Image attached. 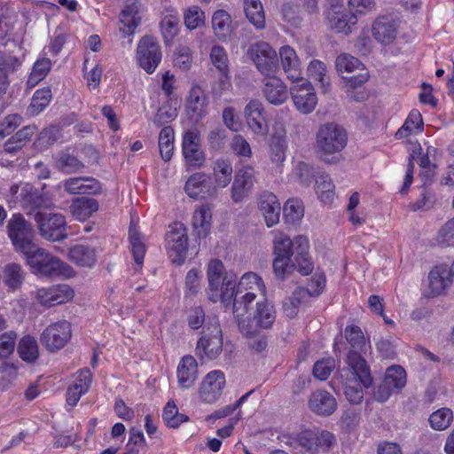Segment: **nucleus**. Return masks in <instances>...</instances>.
<instances>
[{
    "label": "nucleus",
    "mask_w": 454,
    "mask_h": 454,
    "mask_svg": "<svg viewBox=\"0 0 454 454\" xmlns=\"http://www.w3.org/2000/svg\"><path fill=\"white\" fill-rule=\"evenodd\" d=\"M273 270L276 277L283 280L297 270L301 275H309L313 262L309 254V240L306 237L298 236L292 240L283 232L275 233L273 239Z\"/></svg>",
    "instance_id": "nucleus-1"
},
{
    "label": "nucleus",
    "mask_w": 454,
    "mask_h": 454,
    "mask_svg": "<svg viewBox=\"0 0 454 454\" xmlns=\"http://www.w3.org/2000/svg\"><path fill=\"white\" fill-rule=\"evenodd\" d=\"M276 320V311L272 304L267 301H257L253 317L239 321L240 333L247 340L248 347L261 353L268 346V334L265 330L270 329Z\"/></svg>",
    "instance_id": "nucleus-2"
},
{
    "label": "nucleus",
    "mask_w": 454,
    "mask_h": 454,
    "mask_svg": "<svg viewBox=\"0 0 454 454\" xmlns=\"http://www.w3.org/2000/svg\"><path fill=\"white\" fill-rule=\"evenodd\" d=\"M348 144L346 129L336 122H325L316 133L315 151L318 159L327 164H335L341 159V152Z\"/></svg>",
    "instance_id": "nucleus-3"
},
{
    "label": "nucleus",
    "mask_w": 454,
    "mask_h": 454,
    "mask_svg": "<svg viewBox=\"0 0 454 454\" xmlns=\"http://www.w3.org/2000/svg\"><path fill=\"white\" fill-rule=\"evenodd\" d=\"M27 265L33 274L45 278L74 276V269L37 244L23 254Z\"/></svg>",
    "instance_id": "nucleus-4"
},
{
    "label": "nucleus",
    "mask_w": 454,
    "mask_h": 454,
    "mask_svg": "<svg viewBox=\"0 0 454 454\" xmlns=\"http://www.w3.org/2000/svg\"><path fill=\"white\" fill-rule=\"evenodd\" d=\"M347 364L351 374L344 382V394L352 404H358L364 398V388L372 384V377L366 361L356 351L348 352Z\"/></svg>",
    "instance_id": "nucleus-5"
},
{
    "label": "nucleus",
    "mask_w": 454,
    "mask_h": 454,
    "mask_svg": "<svg viewBox=\"0 0 454 454\" xmlns=\"http://www.w3.org/2000/svg\"><path fill=\"white\" fill-rule=\"evenodd\" d=\"M207 276V298L213 302L221 301L223 303H230L234 294L236 276L226 272L223 263L219 259L208 262Z\"/></svg>",
    "instance_id": "nucleus-6"
},
{
    "label": "nucleus",
    "mask_w": 454,
    "mask_h": 454,
    "mask_svg": "<svg viewBox=\"0 0 454 454\" xmlns=\"http://www.w3.org/2000/svg\"><path fill=\"white\" fill-rule=\"evenodd\" d=\"M293 450H299L309 454L328 452L335 443L333 433L326 430H303L287 437L286 442Z\"/></svg>",
    "instance_id": "nucleus-7"
},
{
    "label": "nucleus",
    "mask_w": 454,
    "mask_h": 454,
    "mask_svg": "<svg viewBox=\"0 0 454 454\" xmlns=\"http://www.w3.org/2000/svg\"><path fill=\"white\" fill-rule=\"evenodd\" d=\"M6 231L14 250L21 254L36 245L34 226L20 213L13 214L7 221Z\"/></svg>",
    "instance_id": "nucleus-8"
},
{
    "label": "nucleus",
    "mask_w": 454,
    "mask_h": 454,
    "mask_svg": "<svg viewBox=\"0 0 454 454\" xmlns=\"http://www.w3.org/2000/svg\"><path fill=\"white\" fill-rule=\"evenodd\" d=\"M223 333L215 316H208L201 337L197 342L196 351L200 358L215 359L223 350Z\"/></svg>",
    "instance_id": "nucleus-9"
},
{
    "label": "nucleus",
    "mask_w": 454,
    "mask_h": 454,
    "mask_svg": "<svg viewBox=\"0 0 454 454\" xmlns=\"http://www.w3.org/2000/svg\"><path fill=\"white\" fill-rule=\"evenodd\" d=\"M40 236L51 242L62 241L68 236L66 217L59 213L36 212L34 215Z\"/></svg>",
    "instance_id": "nucleus-10"
},
{
    "label": "nucleus",
    "mask_w": 454,
    "mask_h": 454,
    "mask_svg": "<svg viewBox=\"0 0 454 454\" xmlns=\"http://www.w3.org/2000/svg\"><path fill=\"white\" fill-rule=\"evenodd\" d=\"M166 249L173 263L184 262L188 252V234L182 223L176 222L168 226L165 235Z\"/></svg>",
    "instance_id": "nucleus-11"
},
{
    "label": "nucleus",
    "mask_w": 454,
    "mask_h": 454,
    "mask_svg": "<svg viewBox=\"0 0 454 454\" xmlns=\"http://www.w3.org/2000/svg\"><path fill=\"white\" fill-rule=\"evenodd\" d=\"M247 54L258 71L265 76L274 74L278 69L277 52L266 42H258L252 44L247 51Z\"/></svg>",
    "instance_id": "nucleus-12"
},
{
    "label": "nucleus",
    "mask_w": 454,
    "mask_h": 454,
    "mask_svg": "<svg viewBox=\"0 0 454 454\" xmlns=\"http://www.w3.org/2000/svg\"><path fill=\"white\" fill-rule=\"evenodd\" d=\"M71 337V325L61 320L49 325L41 333L40 341L46 350L55 353L63 348Z\"/></svg>",
    "instance_id": "nucleus-13"
},
{
    "label": "nucleus",
    "mask_w": 454,
    "mask_h": 454,
    "mask_svg": "<svg viewBox=\"0 0 454 454\" xmlns=\"http://www.w3.org/2000/svg\"><path fill=\"white\" fill-rule=\"evenodd\" d=\"M401 20L394 13L378 16L372 24V35L381 45H389L397 37Z\"/></svg>",
    "instance_id": "nucleus-14"
},
{
    "label": "nucleus",
    "mask_w": 454,
    "mask_h": 454,
    "mask_svg": "<svg viewBox=\"0 0 454 454\" xmlns=\"http://www.w3.org/2000/svg\"><path fill=\"white\" fill-rule=\"evenodd\" d=\"M139 66L148 74H153L161 60L159 44L150 36L143 37L137 46Z\"/></svg>",
    "instance_id": "nucleus-15"
},
{
    "label": "nucleus",
    "mask_w": 454,
    "mask_h": 454,
    "mask_svg": "<svg viewBox=\"0 0 454 454\" xmlns=\"http://www.w3.org/2000/svg\"><path fill=\"white\" fill-rule=\"evenodd\" d=\"M74 292L68 285H55L49 287L38 288L35 292V298L39 304L51 307L71 301Z\"/></svg>",
    "instance_id": "nucleus-16"
},
{
    "label": "nucleus",
    "mask_w": 454,
    "mask_h": 454,
    "mask_svg": "<svg viewBox=\"0 0 454 454\" xmlns=\"http://www.w3.org/2000/svg\"><path fill=\"white\" fill-rule=\"evenodd\" d=\"M290 94L296 109L303 114H310L317 104V97L311 83L302 81L291 87Z\"/></svg>",
    "instance_id": "nucleus-17"
},
{
    "label": "nucleus",
    "mask_w": 454,
    "mask_h": 454,
    "mask_svg": "<svg viewBox=\"0 0 454 454\" xmlns=\"http://www.w3.org/2000/svg\"><path fill=\"white\" fill-rule=\"evenodd\" d=\"M225 377L221 371H212L203 379L200 387V397L206 403H215L222 395Z\"/></svg>",
    "instance_id": "nucleus-18"
},
{
    "label": "nucleus",
    "mask_w": 454,
    "mask_h": 454,
    "mask_svg": "<svg viewBox=\"0 0 454 454\" xmlns=\"http://www.w3.org/2000/svg\"><path fill=\"white\" fill-rule=\"evenodd\" d=\"M255 182L254 170L250 166L240 168L234 176L231 186V199L234 202H240L252 192Z\"/></svg>",
    "instance_id": "nucleus-19"
},
{
    "label": "nucleus",
    "mask_w": 454,
    "mask_h": 454,
    "mask_svg": "<svg viewBox=\"0 0 454 454\" xmlns=\"http://www.w3.org/2000/svg\"><path fill=\"white\" fill-rule=\"evenodd\" d=\"M184 160L189 166L200 168L205 162V154L200 149L199 134L194 130L184 133L182 143Z\"/></svg>",
    "instance_id": "nucleus-20"
},
{
    "label": "nucleus",
    "mask_w": 454,
    "mask_h": 454,
    "mask_svg": "<svg viewBox=\"0 0 454 454\" xmlns=\"http://www.w3.org/2000/svg\"><path fill=\"white\" fill-rule=\"evenodd\" d=\"M187 195L193 199H207L215 193V187L212 186L210 176L197 172L192 174L187 180L184 186Z\"/></svg>",
    "instance_id": "nucleus-21"
},
{
    "label": "nucleus",
    "mask_w": 454,
    "mask_h": 454,
    "mask_svg": "<svg viewBox=\"0 0 454 454\" xmlns=\"http://www.w3.org/2000/svg\"><path fill=\"white\" fill-rule=\"evenodd\" d=\"M19 196L20 206L25 210L49 209L53 207L51 199L46 193L40 192L29 184L22 186Z\"/></svg>",
    "instance_id": "nucleus-22"
},
{
    "label": "nucleus",
    "mask_w": 454,
    "mask_h": 454,
    "mask_svg": "<svg viewBox=\"0 0 454 454\" xmlns=\"http://www.w3.org/2000/svg\"><path fill=\"white\" fill-rule=\"evenodd\" d=\"M245 116L248 128L256 135H265L268 125L264 116V106L258 99H253L245 107Z\"/></svg>",
    "instance_id": "nucleus-23"
},
{
    "label": "nucleus",
    "mask_w": 454,
    "mask_h": 454,
    "mask_svg": "<svg viewBox=\"0 0 454 454\" xmlns=\"http://www.w3.org/2000/svg\"><path fill=\"white\" fill-rule=\"evenodd\" d=\"M327 19L331 29L337 33L348 35L357 23V18L351 11L333 7L328 12Z\"/></svg>",
    "instance_id": "nucleus-24"
},
{
    "label": "nucleus",
    "mask_w": 454,
    "mask_h": 454,
    "mask_svg": "<svg viewBox=\"0 0 454 454\" xmlns=\"http://www.w3.org/2000/svg\"><path fill=\"white\" fill-rule=\"evenodd\" d=\"M65 192L69 194H98L102 191L101 184L90 176L70 177L63 182Z\"/></svg>",
    "instance_id": "nucleus-25"
},
{
    "label": "nucleus",
    "mask_w": 454,
    "mask_h": 454,
    "mask_svg": "<svg viewBox=\"0 0 454 454\" xmlns=\"http://www.w3.org/2000/svg\"><path fill=\"white\" fill-rule=\"evenodd\" d=\"M262 93L264 98L271 105L280 106L288 98V90L286 85L275 76L265 79Z\"/></svg>",
    "instance_id": "nucleus-26"
},
{
    "label": "nucleus",
    "mask_w": 454,
    "mask_h": 454,
    "mask_svg": "<svg viewBox=\"0 0 454 454\" xmlns=\"http://www.w3.org/2000/svg\"><path fill=\"white\" fill-rule=\"evenodd\" d=\"M309 407L317 415L329 416L336 411L337 402L332 394L325 390L319 389L310 395Z\"/></svg>",
    "instance_id": "nucleus-27"
},
{
    "label": "nucleus",
    "mask_w": 454,
    "mask_h": 454,
    "mask_svg": "<svg viewBox=\"0 0 454 454\" xmlns=\"http://www.w3.org/2000/svg\"><path fill=\"white\" fill-rule=\"evenodd\" d=\"M453 282L450 276L449 266L441 264L434 267L428 274V288L432 296H438L444 293Z\"/></svg>",
    "instance_id": "nucleus-28"
},
{
    "label": "nucleus",
    "mask_w": 454,
    "mask_h": 454,
    "mask_svg": "<svg viewBox=\"0 0 454 454\" xmlns=\"http://www.w3.org/2000/svg\"><path fill=\"white\" fill-rule=\"evenodd\" d=\"M207 98L200 86H193L189 91L186 109L191 119L199 121L207 114Z\"/></svg>",
    "instance_id": "nucleus-29"
},
{
    "label": "nucleus",
    "mask_w": 454,
    "mask_h": 454,
    "mask_svg": "<svg viewBox=\"0 0 454 454\" xmlns=\"http://www.w3.org/2000/svg\"><path fill=\"white\" fill-rule=\"evenodd\" d=\"M176 377L182 389H188L194 385L198 378V363L192 356L187 355L181 358L176 369Z\"/></svg>",
    "instance_id": "nucleus-30"
},
{
    "label": "nucleus",
    "mask_w": 454,
    "mask_h": 454,
    "mask_svg": "<svg viewBox=\"0 0 454 454\" xmlns=\"http://www.w3.org/2000/svg\"><path fill=\"white\" fill-rule=\"evenodd\" d=\"M259 208L268 227H272L279 222L281 207L277 196L272 192H263L261 193Z\"/></svg>",
    "instance_id": "nucleus-31"
},
{
    "label": "nucleus",
    "mask_w": 454,
    "mask_h": 454,
    "mask_svg": "<svg viewBox=\"0 0 454 454\" xmlns=\"http://www.w3.org/2000/svg\"><path fill=\"white\" fill-rule=\"evenodd\" d=\"M68 259L79 267L92 268L95 266L98 259L97 249L89 245H75L70 247Z\"/></svg>",
    "instance_id": "nucleus-32"
},
{
    "label": "nucleus",
    "mask_w": 454,
    "mask_h": 454,
    "mask_svg": "<svg viewBox=\"0 0 454 454\" xmlns=\"http://www.w3.org/2000/svg\"><path fill=\"white\" fill-rule=\"evenodd\" d=\"M281 66L286 76L293 82H298L301 79L300 70V61L296 52L288 45L283 46L279 50Z\"/></svg>",
    "instance_id": "nucleus-33"
},
{
    "label": "nucleus",
    "mask_w": 454,
    "mask_h": 454,
    "mask_svg": "<svg viewBox=\"0 0 454 454\" xmlns=\"http://www.w3.org/2000/svg\"><path fill=\"white\" fill-rule=\"evenodd\" d=\"M212 211L209 205H202L195 209L192 215V228L198 239L206 238L211 228Z\"/></svg>",
    "instance_id": "nucleus-34"
},
{
    "label": "nucleus",
    "mask_w": 454,
    "mask_h": 454,
    "mask_svg": "<svg viewBox=\"0 0 454 454\" xmlns=\"http://www.w3.org/2000/svg\"><path fill=\"white\" fill-rule=\"evenodd\" d=\"M25 277L26 271L20 264L10 262L4 265L1 279H3L8 291L15 292L23 285Z\"/></svg>",
    "instance_id": "nucleus-35"
},
{
    "label": "nucleus",
    "mask_w": 454,
    "mask_h": 454,
    "mask_svg": "<svg viewBox=\"0 0 454 454\" xmlns=\"http://www.w3.org/2000/svg\"><path fill=\"white\" fill-rule=\"evenodd\" d=\"M99 208L98 201L93 198L78 197L73 200L70 205V211L74 218L79 221H85Z\"/></svg>",
    "instance_id": "nucleus-36"
},
{
    "label": "nucleus",
    "mask_w": 454,
    "mask_h": 454,
    "mask_svg": "<svg viewBox=\"0 0 454 454\" xmlns=\"http://www.w3.org/2000/svg\"><path fill=\"white\" fill-rule=\"evenodd\" d=\"M212 27L218 40L226 42L232 33L231 18L224 10H217L212 17Z\"/></svg>",
    "instance_id": "nucleus-37"
},
{
    "label": "nucleus",
    "mask_w": 454,
    "mask_h": 454,
    "mask_svg": "<svg viewBox=\"0 0 454 454\" xmlns=\"http://www.w3.org/2000/svg\"><path fill=\"white\" fill-rule=\"evenodd\" d=\"M269 147L270 157L273 163L279 165L285 161L287 149V141L285 130L276 131L271 136Z\"/></svg>",
    "instance_id": "nucleus-38"
},
{
    "label": "nucleus",
    "mask_w": 454,
    "mask_h": 454,
    "mask_svg": "<svg viewBox=\"0 0 454 454\" xmlns=\"http://www.w3.org/2000/svg\"><path fill=\"white\" fill-rule=\"evenodd\" d=\"M35 129V126L23 127L4 143V151L9 153H14L20 150L31 139Z\"/></svg>",
    "instance_id": "nucleus-39"
},
{
    "label": "nucleus",
    "mask_w": 454,
    "mask_h": 454,
    "mask_svg": "<svg viewBox=\"0 0 454 454\" xmlns=\"http://www.w3.org/2000/svg\"><path fill=\"white\" fill-rule=\"evenodd\" d=\"M244 11L248 21L255 28L265 27V14L260 0H244Z\"/></svg>",
    "instance_id": "nucleus-40"
},
{
    "label": "nucleus",
    "mask_w": 454,
    "mask_h": 454,
    "mask_svg": "<svg viewBox=\"0 0 454 454\" xmlns=\"http://www.w3.org/2000/svg\"><path fill=\"white\" fill-rule=\"evenodd\" d=\"M17 351L20 357L27 363H34L39 357L38 343L31 335H25L20 340Z\"/></svg>",
    "instance_id": "nucleus-41"
},
{
    "label": "nucleus",
    "mask_w": 454,
    "mask_h": 454,
    "mask_svg": "<svg viewBox=\"0 0 454 454\" xmlns=\"http://www.w3.org/2000/svg\"><path fill=\"white\" fill-rule=\"evenodd\" d=\"M54 167L59 171L69 175L80 172L84 164L75 156L62 152L55 157Z\"/></svg>",
    "instance_id": "nucleus-42"
},
{
    "label": "nucleus",
    "mask_w": 454,
    "mask_h": 454,
    "mask_svg": "<svg viewBox=\"0 0 454 454\" xmlns=\"http://www.w3.org/2000/svg\"><path fill=\"white\" fill-rule=\"evenodd\" d=\"M423 130V120L419 111L413 109L410 112L403 126L396 131L395 137L402 139L409 137L413 131Z\"/></svg>",
    "instance_id": "nucleus-43"
},
{
    "label": "nucleus",
    "mask_w": 454,
    "mask_h": 454,
    "mask_svg": "<svg viewBox=\"0 0 454 454\" xmlns=\"http://www.w3.org/2000/svg\"><path fill=\"white\" fill-rule=\"evenodd\" d=\"M213 170L217 186L223 188L231 183L233 169L230 161L223 159L217 160Z\"/></svg>",
    "instance_id": "nucleus-44"
},
{
    "label": "nucleus",
    "mask_w": 454,
    "mask_h": 454,
    "mask_svg": "<svg viewBox=\"0 0 454 454\" xmlns=\"http://www.w3.org/2000/svg\"><path fill=\"white\" fill-rule=\"evenodd\" d=\"M235 290L239 291V293L246 292H261L264 293L265 287L262 278L254 272L245 273L240 278L238 286H235Z\"/></svg>",
    "instance_id": "nucleus-45"
},
{
    "label": "nucleus",
    "mask_w": 454,
    "mask_h": 454,
    "mask_svg": "<svg viewBox=\"0 0 454 454\" xmlns=\"http://www.w3.org/2000/svg\"><path fill=\"white\" fill-rule=\"evenodd\" d=\"M174 130L171 127H164L159 135L160 153L165 161H168L173 155Z\"/></svg>",
    "instance_id": "nucleus-46"
},
{
    "label": "nucleus",
    "mask_w": 454,
    "mask_h": 454,
    "mask_svg": "<svg viewBox=\"0 0 454 454\" xmlns=\"http://www.w3.org/2000/svg\"><path fill=\"white\" fill-rule=\"evenodd\" d=\"M256 297V294L253 292L239 293L234 289L233 294V313L235 317L244 316L249 309L250 305L253 303Z\"/></svg>",
    "instance_id": "nucleus-47"
},
{
    "label": "nucleus",
    "mask_w": 454,
    "mask_h": 454,
    "mask_svg": "<svg viewBox=\"0 0 454 454\" xmlns=\"http://www.w3.org/2000/svg\"><path fill=\"white\" fill-rule=\"evenodd\" d=\"M283 215L287 223H299L304 215L302 202L297 199L288 200L284 205Z\"/></svg>",
    "instance_id": "nucleus-48"
},
{
    "label": "nucleus",
    "mask_w": 454,
    "mask_h": 454,
    "mask_svg": "<svg viewBox=\"0 0 454 454\" xmlns=\"http://www.w3.org/2000/svg\"><path fill=\"white\" fill-rule=\"evenodd\" d=\"M393 390L398 392L406 384V372L400 365H392L386 371L384 380Z\"/></svg>",
    "instance_id": "nucleus-49"
},
{
    "label": "nucleus",
    "mask_w": 454,
    "mask_h": 454,
    "mask_svg": "<svg viewBox=\"0 0 454 454\" xmlns=\"http://www.w3.org/2000/svg\"><path fill=\"white\" fill-rule=\"evenodd\" d=\"M52 98L51 90L50 88H43L37 90L28 106V112L31 115H37L40 114L51 102Z\"/></svg>",
    "instance_id": "nucleus-50"
},
{
    "label": "nucleus",
    "mask_w": 454,
    "mask_h": 454,
    "mask_svg": "<svg viewBox=\"0 0 454 454\" xmlns=\"http://www.w3.org/2000/svg\"><path fill=\"white\" fill-rule=\"evenodd\" d=\"M453 420V413L448 408H442L433 412L429 417V423L433 429L442 431L448 428Z\"/></svg>",
    "instance_id": "nucleus-51"
},
{
    "label": "nucleus",
    "mask_w": 454,
    "mask_h": 454,
    "mask_svg": "<svg viewBox=\"0 0 454 454\" xmlns=\"http://www.w3.org/2000/svg\"><path fill=\"white\" fill-rule=\"evenodd\" d=\"M51 60L48 58L38 59L34 64L33 69L27 80V83L31 86L36 85L50 72L51 68Z\"/></svg>",
    "instance_id": "nucleus-52"
},
{
    "label": "nucleus",
    "mask_w": 454,
    "mask_h": 454,
    "mask_svg": "<svg viewBox=\"0 0 454 454\" xmlns=\"http://www.w3.org/2000/svg\"><path fill=\"white\" fill-rule=\"evenodd\" d=\"M308 74L309 78L318 82L325 92L330 85L329 79L326 77V67L325 64L319 60H312L308 67Z\"/></svg>",
    "instance_id": "nucleus-53"
},
{
    "label": "nucleus",
    "mask_w": 454,
    "mask_h": 454,
    "mask_svg": "<svg viewBox=\"0 0 454 454\" xmlns=\"http://www.w3.org/2000/svg\"><path fill=\"white\" fill-rule=\"evenodd\" d=\"M345 338L353 348L352 351H356L361 356L360 351H363L365 347V339L360 327L348 325L345 328Z\"/></svg>",
    "instance_id": "nucleus-54"
},
{
    "label": "nucleus",
    "mask_w": 454,
    "mask_h": 454,
    "mask_svg": "<svg viewBox=\"0 0 454 454\" xmlns=\"http://www.w3.org/2000/svg\"><path fill=\"white\" fill-rule=\"evenodd\" d=\"M315 184L316 192L321 200L325 201L333 199L334 185L328 175L325 173L317 174Z\"/></svg>",
    "instance_id": "nucleus-55"
},
{
    "label": "nucleus",
    "mask_w": 454,
    "mask_h": 454,
    "mask_svg": "<svg viewBox=\"0 0 454 454\" xmlns=\"http://www.w3.org/2000/svg\"><path fill=\"white\" fill-rule=\"evenodd\" d=\"M436 242L442 247H454V216L439 229Z\"/></svg>",
    "instance_id": "nucleus-56"
},
{
    "label": "nucleus",
    "mask_w": 454,
    "mask_h": 454,
    "mask_svg": "<svg viewBox=\"0 0 454 454\" xmlns=\"http://www.w3.org/2000/svg\"><path fill=\"white\" fill-rule=\"evenodd\" d=\"M160 29L165 42H172L179 31V20L173 15L164 17L160 21Z\"/></svg>",
    "instance_id": "nucleus-57"
},
{
    "label": "nucleus",
    "mask_w": 454,
    "mask_h": 454,
    "mask_svg": "<svg viewBox=\"0 0 454 454\" xmlns=\"http://www.w3.org/2000/svg\"><path fill=\"white\" fill-rule=\"evenodd\" d=\"M210 59L220 74L229 73L228 56L223 47L213 46L210 51Z\"/></svg>",
    "instance_id": "nucleus-58"
},
{
    "label": "nucleus",
    "mask_w": 454,
    "mask_h": 454,
    "mask_svg": "<svg viewBox=\"0 0 454 454\" xmlns=\"http://www.w3.org/2000/svg\"><path fill=\"white\" fill-rule=\"evenodd\" d=\"M335 66L337 71L343 74L344 72L351 73L358 69L363 64L358 59L348 53H342L337 57Z\"/></svg>",
    "instance_id": "nucleus-59"
},
{
    "label": "nucleus",
    "mask_w": 454,
    "mask_h": 454,
    "mask_svg": "<svg viewBox=\"0 0 454 454\" xmlns=\"http://www.w3.org/2000/svg\"><path fill=\"white\" fill-rule=\"evenodd\" d=\"M16 339L17 333L14 331H9L0 335V360L13 353Z\"/></svg>",
    "instance_id": "nucleus-60"
},
{
    "label": "nucleus",
    "mask_w": 454,
    "mask_h": 454,
    "mask_svg": "<svg viewBox=\"0 0 454 454\" xmlns=\"http://www.w3.org/2000/svg\"><path fill=\"white\" fill-rule=\"evenodd\" d=\"M137 11L136 4H130L121 12V21L128 27V32L132 33L139 24L140 17L137 16Z\"/></svg>",
    "instance_id": "nucleus-61"
},
{
    "label": "nucleus",
    "mask_w": 454,
    "mask_h": 454,
    "mask_svg": "<svg viewBox=\"0 0 454 454\" xmlns=\"http://www.w3.org/2000/svg\"><path fill=\"white\" fill-rule=\"evenodd\" d=\"M334 366L335 362L333 358L319 360L314 364L313 375L320 380H325L330 376Z\"/></svg>",
    "instance_id": "nucleus-62"
},
{
    "label": "nucleus",
    "mask_w": 454,
    "mask_h": 454,
    "mask_svg": "<svg viewBox=\"0 0 454 454\" xmlns=\"http://www.w3.org/2000/svg\"><path fill=\"white\" fill-rule=\"evenodd\" d=\"M296 176L301 183L304 186H309L312 181H316L317 176L315 168L305 162H300L296 168Z\"/></svg>",
    "instance_id": "nucleus-63"
},
{
    "label": "nucleus",
    "mask_w": 454,
    "mask_h": 454,
    "mask_svg": "<svg viewBox=\"0 0 454 454\" xmlns=\"http://www.w3.org/2000/svg\"><path fill=\"white\" fill-rule=\"evenodd\" d=\"M204 18V12L199 7H192L184 14V24L192 30L203 25Z\"/></svg>",
    "instance_id": "nucleus-64"
}]
</instances>
